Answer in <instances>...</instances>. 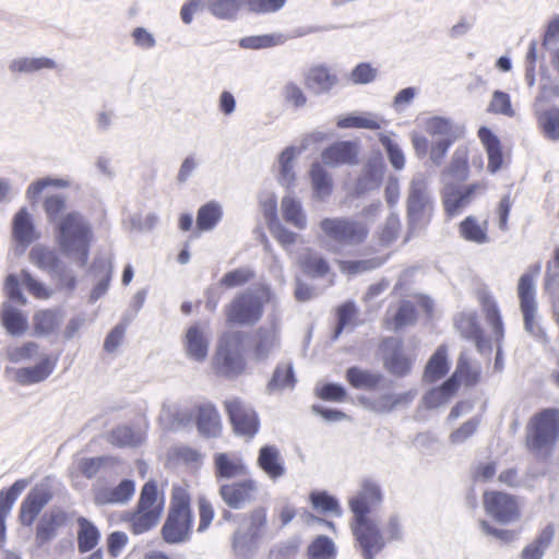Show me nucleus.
<instances>
[{"label":"nucleus","mask_w":559,"mask_h":559,"mask_svg":"<svg viewBox=\"0 0 559 559\" xmlns=\"http://www.w3.org/2000/svg\"><path fill=\"white\" fill-rule=\"evenodd\" d=\"M382 502V490L372 479H364L358 493L349 500L354 514L352 530L365 559H373L384 546L378 523L370 516L371 509Z\"/></svg>","instance_id":"nucleus-1"},{"label":"nucleus","mask_w":559,"mask_h":559,"mask_svg":"<svg viewBox=\"0 0 559 559\" xmlns=\"http://www.w3.org/2000/svg\"><path fill=\"white\" fill-rule=\"evenodd\" d=\"M56 240L60 252L79 266L86 265L94 239L91 223L79 212L63 215L56 225Z\"/></svg>","instance_id":"nucleus-2"},{"label":"nucleus","mask_w":559,"mask_h":559,"mask_svg":"<svg viewBox=\"0 0 559 559\" xmlns=\"http://www.w3.org/2000/svg\"><path fill=\"white\" fill-rule=\"evenodd\" d=\"M559 438V409L536 414L526 427V447L538 457L547 459Z\"/></svg>","instance_id":"nucleus-3"},{"label":"nucleus","mask_w":559,"mask_h":559,"mask_svg":"<svg viewBox=\"0 0 559 559\" xmlns=\"http://www.w3.org/2000/svg\"><path fill=\"white\" fill-rule=\"evenodd\" d=\"M433 210L435 202L428 177L423 173H417L408 183L406 198V215L411 231L414 233L428 225Z\"/></svg>","instance_id":"nucleus-4"},{"label":"nucleus","mask_w":559,"mask_h":559,"mask_svg":"<svg viewBox=\"0 0 559 559\" xmlns=\"http://www.w3.org/2000/svg\"><path fill=\"white\" fill-rule=\"evenodd\" d=\"M320 229L329 241L332 250L340 252L342 249L357 247L365 242L369 235L366 223L352 217H326L320 222Z\"/></svg>","instance_id":"nucleus-5"},{"label":"nucleus","mask_w":559,"mask_h":559,"mask_svg":"<svg viewBox=\"0 0 559 559\" xmlns=\"http://www.w3.org/2000/svg\"><path fill=\"white\" fill-rule=\"evenodd\" d=\"M245 525L239 526L233 534L231 547L240 557L251 555L263 538L267 524V513L264 507H258L246 514Z\"/></svg>","instance_id":"nucleus-6"},{"label":"nucleus","mask_w":559,"mask_h":559,"mask_svg":"<svg viewBox=\"0 0 559 559\" xmlns=\"http://www.w3.org/2000/svg\"><path fill=\"white\" fill-rule=\"evenodd\" d=\"M193 515L189 498L183 493H175L168 516L163 525L162 534L168 544H182L190 539Z\"/></svg>","instance_id":"nucleus-7"},{"label":"nucleus","mask_w":559,"mask_h":559,"mask_svg":"<svg viewBox=\"0 0 559 559\" xmlns=\"http://www.w3.org/2000/svg\"><path fill=\"white\" fill-rule=\"evenodd\" d=\"M213 368L219 376L236 378L246 369V359L241 352L239 333H229L222 337L213 358Z\"/></svg>","instance_id":"nucleus-8"},{"label":"nucleus","mask_w":559,"mask_h":559,"mask_svg":"<svg viewBox=\"0 0 559 559\" xmlns=\"http://www.w3.org/2000/svg\"><path fill=\"white\" fill-rule=\"evenodd\" d=\"M263 314V299L254 290L247 289L237 295L226 308L227 321L240 325L255 324Z\"/></svg>","instance_id":"nucleus-9"},{"label":"nucleus","mask_w":559,"mask_h":559,"mask_svg":"<svg viewBox=\"0 0 559 559\" xmlns=\"http://www.w3.org/2000/svg\"><path fill=\"white\" fill-rule=\"evenodd\" d=\"M518 294L525 331L537 340L545 341L546 333L537 320L536 292L534 278L531 274L525 273L520 277Z\"/></svg>","instance_id":"nucleus-10"},{"label":"nucleus","mask_w":559,"mask_h":559,"mask_svg":"<svg viewBox=\"0 0 559 559\" xmlns=\"http://www.w3.org/2000/svg\"><path fill=\"white\" fill-rule=\"evenodd\" d=\"M252 358L255 361L267 360L281 347V322L276 317L254 330L249 341Z\"/></svg>","instance_id":"nucleus-11"},{"label":"nucleus","mask_w":559,"mask_h":559,"mask_svg":"<svg viewBox=\"0 0 559 559\" xmlns=\"http://www.w3.org/2000/svg\"><path fill=\"white\" fill-rule=\"evenodd\" d=\"M211 329L206 321L191 323L181 337V345L188 359L204 362L209 356Z\"/></svg>","instance_id":"nucleus-12"},{"label":"nucleus","mask_w":559,"mask_h":559,"mask_svg":"<svg viewBox=\"0 0 559 559\" xmlns=\"http://www.w3.org/2000/svg\"><path fill=\"white\" fill-rule=\"evenodd\" d=\"M236 435L252 438L259 431L260 420L257 412L239 397H230L224 402Z\"/></svg>","instance_id":"nucleus-13"},{"label":"nucleus","mask_w":559,"mask_h":559,"mask_svg":"<svg viewBox=\"0 0 559 559\" xmlns=\"http://www.w3.org/2000/svg\"><path fill=\"white\" fill-rule=\"evenodd\" d=\"M258 481L246 477L241 480L221 484L218 495L224 503L234 510L245 509L257 500Z\"/></svg>","instance_id":"nucleus-14"},{"label":"nucleus","mask_w":559,"mask_h":559,"mask_svg":"<svg viewBox=\"0 0 559 559\" xmlns=\"http://www.w3.org/2000/svg\"><path fill=\"white\" fill-rule=\"evenodd\" d=\"M484 504L486 512L499 523L508 524L520 518L516 500L506 492H485Z\"/></svg>","instance_id":"nucleus-15"},{"label":"nucleus","mask_w":559,"mask_h":559,"mask_svg":"<svg viewBox=\"0 0 559 559\" xmlns=\"http://www.w3.org/2000/svg\"><path fill=\"white\" fill-rule=\"evenodd\" d=\"M53 493L47 484L35 486L21 503L19 520L23 526L31 527L41 510L51 501Z\"/></svg>","instance_id":"nucleus-16"},{"label":"nucleus","mask_w":559,"mask_h":559,"mask_svg":"<svg viewBox=\"0 0 559 559\" xmlns=\"http://www.w3.org/2000/svg\"><path fill=\"white\" fill-rule=\"evenodd\" d=\"M480 185L473 183L465 187L447 185L442 192L444 212L449 217L460 215L472 202Z\"/></svg>","instance_id":"nucleus-17"},{"label":"nucleus","mask_w":559,"mask_h":559,"mask_svg":"<svg viewBox=\"0 0 559 559\" xmlns=\"http://www.w3.org/2000/svg\"><path fill=\"white\" fill-rule=\"evenodd\" d=\"M68 522V513L61 508L53 507L45 512L36 525L35 543L38 547L50 543L58 535L59 528Z\"/></svg>","instance_id":"nucleus-18"},{"label":"nucleus","mask_w":559,"mask_h":559,"mask_svg":"<svg viewBox=\"0 0 559 559\" xmlns=\"http://www.w3.org/2000/svg\"><path fill=\"white\" fill-rule=\"evenodd\" d=\"M384 344V368L395 377H406L412 370L413 360L405 354L402 342L396 338H388Z\"/></svg>","instance_id":"nucleus-19"},{"label":"nucleus","mask_w":559,"mask_h":559,"mask_svg":"<svg viewBox=\"0 0 559 559\" xmlns=\"http://www.w3.org/2000/svg\"><path fill=\"white\" fill-rule=\"evenodd\" d=\"M249 473L250 469L239 453L221 452L214 455V475L217 481L246 477Z\"/></svg>","instance_id":"nucleus-20"},{"label":"nucleus","mask_w":559,"mask_h":559,"mask_svg":"<svg viewBox=\"0 0 559 559\" xmlns=\"http://www.w3.org/2000/svg\"><path fill=\"white\" fill-rule=\"evenodd\" d=\"M257 465L272 481L281 479L287 473L284 457L275 444H265L260 448Z\"/></svg>","instance_id":"nucleus-21"},{"label":"nucleus","mask_w":559,"mask_h":559,"mask_svg":"<svg viewBox=\"0 0 559 559\" xmlns=\"http://www.w3.org/2000/svg\"><path fill=\"white\" fill-rule=\"evenodd\" d=\"M384 174V163L380 153L373 154L366 163L364 170L355 185L357 195L379 188Z\"/></svg>","instance_id":"nucleus-22"},{"label":"nucleus","mask_w":559,"mask_h":559,"mask_svg":"<svg viewBox=\"0 0 559 559\" xmlns=\"http://www.w3.org/2000/svg\"><path fill=\"white\" fill-rule=\"evenodd\" d=\"M336 83L337 76L323 64L310 67L304 75L305 86L316 94L330 92Z\"/></svg>","instance_id":"nucleus-23"},{"label":"nucleus","mask_w":559,"mask_h":559,"mask_svg":"<svg viewBox=\"0 0 559 559\" xmlns=\"http://www.w3.org/2000/svg\"><path fill=\"white\" fill-rule=\"evenodd\" d=\"M195 423L198 431L204 437L215 438L221 433V416L212 403L197 406Z\"/></svg>","instance_id":"nucleus-24"},{"label":"nucleus","mask_w":559,"mask_h":559,"mask_svg":"<svg viewBox=\"0 0 559 559\" xmlns=\"http://www.w3.org/2000/svg\"><path fill=\"white\" fill-rule=\"evenodd\" d=\"M135 485L131 479H123L114 488H98L95 490L96 504H117L128 502L134 495Z\"/></svg>","instance_id":"nucleus-25"},{"label":"nucleus","mask_w":559,"mask_h":559,"mask_svg":"<svg viewBox=\"0 0 559 559\" xmlns=\"http://www.w3.org/2000/svg\"><path fill=\"white\" fill-rule=\"evenodd\" d=\"M358 147L357 142H333L322 153V160L330 166L340 164H357Z\"/></svg>","instance_id":"nucleus-26"},{"label":"nucleus","mask_w":559,"mask_h":559,"mask_svg":"<svg viewBox=\"0 0 559 559\" xmlns=\"http://www.w3.org/2000/svg\"><path fill=\"white\" fill-rule=\"evenodd\" d=\"M459 235L465 241L476 245H486L490 241L488 236V222H479L475 216L465 217L459 225Z\"/></svg>","instance_id":"nucleus-27"},{"label":"nucleus","mask_w":559,"mask_h":559,"mask_svg":"<svg viewBox=\"0 0 559 559\" xmlns=\"http://www.w3.org/2000/svg\"><path fill=\"white\" fill-rule=\"evenodd\" d=\"M336 124L341 129L381 130L386 126V120L377 114L359 112L338 119Z\"/></svg>","instance_id":"nucleus-28"},{"label":"nucleus","mask_w":559,"mask_h":559,"mask_svg":"<svg viewBox=\"0 0 559 559\" xmlns=\"http://www.w3.org/2000/svg\"><path fill=\"white\" fill-rule=\"evenodd\" d=\"M55 362L49 357L43 358L33 367L20 368L15 372V380L22 385H29L46 380L53 371Z\"/></svg>","instance_id":"nucleus-29"},{"label":"nucleus","mask_w":559,"mask_h":559,"mask_svg":"<svg viewBox=\"0 0 559 559\" xmlns=\"http://www.w3.org/2000/svg\"><path fill=\"white\" fill-rule=\"evenodd\" d=\"M450 369L447 345H440L429 358L425 370L424 381L433 383L443 378Z\"/></svg>","instance_id":"nucleus-30"},{"label":"nucleus","mask_w":559,"mask_h":559,"mask_svg":"<svg viewBox=\"0 0 559 559\" xmlns=\"http://www.w3.org/2000/svg\"><path fill=\"white\" fill-rule=\"evenodd\" d=\"M345 378L354 389L373 391L383 380V374L353 366L346 370Z\"/></svg>","instance_id":"nucleus-31"},{"label":"nucleus","mask_w":559,"mask_h":559,"mask_svg":"<svg viewBox=\"0 0 559 559\" xmlns=\"http://www.w3.org/2000/svg\"><path fill=\"white\" fill-rule=\"evenodd\" d=\"M310 179L313 198L319 201L326 200L333 191V179L324 167L314 163L310 169Z\"/></svg>","instance_id":"nucleus-32"},{"label":"nucleus","mask_w":559,"mask_h":559,"mask_svg":"<svg viewBox=\"0 0 559 559\" xmlns=\"http://www.w3.org/2000/svg\"><path fill=\"white\" fill-rule=\"evenodd\" d=\"M296 377L292 362H278L273 371L272 378L266 384V392L273 394L285 389H294Z\"/></svg>","instance_id":"nucleus-33"},{"label":"nucleus","mask_w":559,"mask_h":559,"mask_svg":"<svg viewBox=\"0 0 559 559\" xmlns=\"http://www.w3.org/2000/svg\"><path fill=\"white\" fill-rule=\"evenodd\" d=\"M14 239L23 246L32 243L35 239V229L31 215L26 209H21L13 218Z\"/></svg>","instance_id":"nucleus-34"},{"label":"nucleus","mask_w":559,"mask_h":559,"mask_svg":"<svg viewBox=\"0 0 559 559\" xmlns=\"http://www.w3.org/2000/svg\"><path fill=\"white\" fill-rule=\"evenodd\" d=\"M78 549L81 554H85L94 549L100 538L98 528L86 518L78 519Z\"/></svg>","instance_id":"nucleus-35"},{"label":"nucleus","mask_w":559,"mask_h":559,"mask_svg":"<svg viewBox=\"0 0 559 559\" xmlns=\"http://www.w3.org/2000/svg\"><path fill=\"white\" fill-rule=\"evenodd\" d=\"M456 391L455 379L449 378L442 385L428 391L423 397V403L427 408H437L447 404Z\"/></svg>","instance_id":"nucleus-36"},{"label":"nucleus","mask_w":559,"mask_h":559,"mask_svg":"<svg viewBox=\"0 0 559 559\" xmlns=\"http://www.w3.org/2000/svg\"><path fill=\"white\" fill-rule=\"evenodd\" d=\"M450 378L455 379V386L459 389L461 381L466 386H474L480 378V367L472 366L465 353H462L457 359L456 369Z\"/></svg>","instance_id":"nucleus-37"},{"label":"nucleus","mask_w":559,"mask_h":559,"mask_svg":"<svg viewBox=\"0 0 559 559\" xmlns=\"http://www.w3.org/2000/svg\"><path fill=\"white\" fill-rule=\"evenodd\" d=\"M222 217V205L216 201H210L198 210L197 227L201 231H210L216 227Z\"/></svg>","instance_id":"nucleus-38"},{"label":"nucleus","mask_w":559,"mask_h":559,"mask_svg":"<svg viewBox=\"0 0 559 559\" xmlns=\"http://www.w3.org/2000/svg\"><path fill=\"white\" fill-rule=\"evenodd\" d=\"M281 209L283 217L288 224L300 230L307 227V217L300 201L289 195L284 197L282 199Z\"/></svg>","instance_id":"nucleus-39"},{"label":"nucleus","mask_w":559,"mask_h":559,"mask_svg":"<svg viewBox=\"0 0 559 559\" xmlns=\"http://www.w3.org/2000/svg\"><path fill=\"white\" fill-rule=\"evenodd\" d=\"M108 441L115 447L134 448L143 443L144 435L141 430H134L129 426H118L110 431Z\"/></svg>","instance_id":"nucleus-40"},{"label":"nucleus","mask_w":559,"mask_h":559,"mask_svg":"<svg viewBox=\"0 0 559 559\" xmlns=\"http://www.w3.org/2000/svg\"><path fill=\"white\" fill-rule=\"evenodd\" d=\"M555 535V530L551 524H548L534 539L522 550V559H542L546 549L551 544Z\"/></svg>","instance_id":"nucleus-41"},{"label":"nucleus","mask_w":559,"mask_h":559,"mask_svg":"<svg viewBox=\"0 0 559 559\" xmlns=\"http://www.w3.org/2000/svg\"><path fill=\"white\" fill-rule=\"evenodd\" d=\"M29 261L44 272L50 275L57 272L60 265L57 254L43 246H35L29 251Z\"/></svg>","instance_id":"nucleus-42"},{"label":"nucleus","mask_w":559,"mask_h":559,"mask_svg":"<svg viewBox=\"0 0 559 559\" xmlns=\"http://www.w3.org/2000/svg\"><path fill=\"white\" fill-rule=\"evenodd\" d=\"M62 317L56 310H40L33 318L34 330L37 335H48L55 332Z\"/></svg>","instance_id":"nucleus-43"},{"label":"nucleus","mask_w":559,"mask_h":559,"mask_svg":"<svg viewBox=\"0 0 559 559\" xmlns=\"http://www.w3.org/2000/svg\"><path fill=\"white\" fill-rule=\"evenodd\" d=\"M2 321L8 332L13 335L23 334L27 329L26 317L19 309L8 304L3 305Z\"/></svg>","instance_id":"nucleus-44"},{"label":"nucleus","mask_w":559,"mask_h":559,"mask_svg":"<svg viewBox=\"0 0 559 559\" xmlns=\"http://www.w3.org/2000/svg\"><path fill=\"white\" fill-rule=\"evenodd\" d=\"M56 62L52 59L40 58H21L13 60L10 64V70L15 73H31L43 69H55Z\"/></svg>","instance_id":"nucleus-45"},{"label":"nucleus","mask_w":559,"mask_h":559,"mask_svg":"<svg viewBox=\"0 0 559 559\" xmlns=\"http://www.w3.org/2000/svg\"><path fill=\"white\" fill-rule=\"evenodd\" d=\"M300 152L301 150H296L294 146H289L280 155V182L282 185L290 186L295 181L293 162Z\"/></svg>","instance_id":"nucleus-46"},{"label":"nucleus","mask_w":559,"mask_h":559,"mask_svg":"<svg viewBox=\"0 0 559 559\" xmlns=\"http://www.w3.org/2000/svg\"><path fill=\"white\" fill-rule=\"evenodd\" d=\"M302 271L311 277H323L330 273L326 260L318 253L309 252L300 261Z\"/></svg>","instance_id":"nucleus-47"},{"label":"nucleus","mask_w":559,"mask_h":559,"mask_svg":"<svg viewBox=\"0 0 559 559\" xmlns=\"http://www.w3.org/2000/svg\"><path fill=\"white\" fill-rule=\"evenodd\" d=\"M159 511H146L136 508L131 518V526L134 534H143L154 527L158 520Z\"/></svg>","instance_id":"nucleus-48"},{"label":"nucleus","mask_w":559,"mask_h":559,"mask_svg":"<svg viewBox=\"0 0 559 559\" xmlns=\"http://www.w3.org/2000/svg\"><path fill=\"white\" fill-rule=\"evenodd\" d=\"M537 122L547 138L559 139V108L554 107L539 112Z\"/></svg>","instance_id":"nucleus-49"},{"label":"nucleus","mask_w":559,"mask_h":559,"mask_svg":"<svg viewBox=\"0 0 559 559\" xmlns=\"http://www.w3.org/2000/svg\"><path fill=\"white\" fill-rule=\"evenodd\" d=\"M118 460L112 456L87 457L80 463V469L86 478H93L102 469L114 467Z\"/></svg>","instance_id":"nucleus-50"},{"label":"nucleus","mask_w":559,"mask_h":559,"mask_svg":"<svg viewBox=\"0 0 559 559\" xmlns=\"http://www.w3.org/2000/svg\"><path fill=\"white\" fill-rule=\"evenodd\" d=\"M312 507L323 513H333L336 516L342 514L337 499L326 491H313L310 493Z\"/></svg>","instance_id":"nucleus-51"},{"label":"nucleus","mask_w":559,"mask_h":559,"mask_svg":"<svg viewBox=\"0 0 559 559\" xmlns=\"http://www.w3.org/2000/svg\"><path fill=\"white\" fill-rule=\"evenodd\" d=\"M426 131L432 136H460L459 128L451 120L442 117L429 118L425 123Z\"/></svg>","instance_id":"nucleus-52"},{"label":"nucleus","mask_w":559,"mask_h":559,"mask_svg":"<svg viewBox=\"0 0 559 559\" xmlns=\"http://www.w3.org/2000/svg\"><path fill=\"white\" fill-rule=\"evenodd\" d=\"M242 4L247 5V0H211L210 11L217 17L229 19Z\"/></svg>","instance_id":"nucleus-53"},{"label":"nucleus","mask_w":559,"mask_h":559,"mask_svg":"<svg viewBox=\"0 0 559 559\" xmlns=\"http://www.w3.org/2000/svg\"><path fill=\"white\" fill-rule=\"evenodd\" d=\"M157 496L156 484L154 481H147L141 490L136 508L146 511H159L160 513L162 507L157 504Z\"/></svg>","instance_id":"nucleus-54"},{"label":"nucleus","mask_w":559,"mask_h":559,"mask_svg":"<svg viewBox=\"0 0 559 559\" xmlns=\"http://www.w3.org/2000/svg\"><path fill=\"white\" fill-rule=\"evenodd\" d=\"M70 186V181L67 179H53L50 177H45L38 179L37 181L31 183L26 190V197L31 202H36L38 195L43 192V190L47 187H56V188H68Z\"/></svg>","instance_id":"nucleus-55"},{"label":"nucleus","mask_w":559,"mask_h":559,"mask_svg":"<svg viewBox=\"0 0 559 559\" xmlns=\"http://www.w3.org/2000/svg\"><path fill=\"white\" fill-rule=\"evenodd\" d=\"M254 277V272L250 267H238L226 273L219 281L222 286L233 288L241 286Z\"/></svg>","instance_id":"nucleus-56"},{"label":"nucleus","mask_w":559,"mask_h":559,"mask_svg":"<svg viewBox=\"0 0 559 559\" xmlns=\"http://www.w3.org/2000/svg\"><path fill=\"white\" fill-rule=\"evenodd\" d=\"M488 154V170L497 173L503 165L508 155L504 154L501 142H483Z\"/></svg>","instance_id":"nucleus-57"},{"label":"nucleus","mask_w":559,"mask_h":559,"mask_svg":"<svg viewBox=\"0 0 559 559\" xmlns=\"http://www.w3.org/2000/svg\"><path fill=\"white\" fill-rule=\"evenodd\" d=\"M21 282L29 294L39 299H48L51 292L39 281L34 278L28 271L21 272Z\"/></svg>","instance_id":"nucleus-58"},{"label":"nucleus","mask_w":559,"mask_h":559,"mask_svg":"<svg viewBox=\"0 0 559 559\" xmlns=\"http://www.w3.org/2000/svg\"><path fill=\"white\" fill-rule=\"evenodd\" d=\"M377 69L368 62L358 63L349 74L353 84H368L376 80Z\"/></svg>","instance_id":"nucleus-59"},{"label":"nucleus","mask_w":559,"mask_h":559,"mask_svg":"<svg viewBox=\"0 0 559 559\" xmlns=\"http://www.w3.org/2000/svg\"><path fill=\"white\" fill-rule=\"evenodd\" d=\"M66 209V198L61 194H53L47 197L44 202V210L46 215L50 222H55L56 224L62 217L60 214Z\"/></svg>","instance_id":"nucleus-60"},{"label":"nucleus","mask_w":559,"mask_h":559,"mask_svg":"<svg viewBox=\"0 0 559 559\" xmlns=\"http://www.w3.org/2000/svg\"><path fill=\"white\" fill-rule=\"evenodd\" d=\"M333 554V542L323 535L318 536L309 546V555L314 559L329 558Z\"/></svg>","instance_id":"nucleus-61"},{"label":"nucleus","mask_w":559,"mask_h":559,"mask_svg":"<svg viewBox=\"0 0 559 559\" xmlns=\"http://www.w3.org/2000/svg\"><path fill=\"white\" fill-rule=\"evenodd\" d=\"M198 509L200 519L198 532L203 533L210 527L215 512L212 502L203 496L199 497L198 499Z\"/></svg>","instance_id":"nucleus-62"},{"label":"nucleus","mask_w":559,"mask_h":559,"mask_svg":"<svg viewBox=\"0 0 559 559\" xmlns=\"http://www.w3.org/2000/svg\"><path fill=\"white\" fill-rule=\"evenodd\" d=\"M489 111L509 117L513 116L514 111L511 106L509 94L496 91L489 105Z\"/></svg>","instance_id":"nucleus-63"},{"label":"nucleus","mask_w":559,"mask_h":559,"mask_svg":"<svg viewBox=\"0 0 559 559\" xmlns=\"http://www.w3.org/2000/svg\"><path fill=\"white\" fill-rule=\"evenodd\" d=\"M479 426V419L476 417L468 419L461 427L454 430L449 439L452 444H461L472 437Z\"/></svg>","instance_id":"nucleus-64"}]
</instances>
